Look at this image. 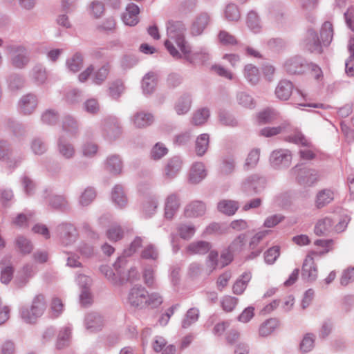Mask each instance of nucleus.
Returning a JSON list of instances; mask_svg holds the SVG:
<instances>
[{
    "label": "nucleus",
    "mask_w": 354,
    "mask_h": 354,
    "mask_svg": "<svg viewBox=\"0 0 354 354\" xmlns=\"http://www.w3.org/2000/svg\"><path fill=\"white\" fill-rule=\"evenodd\" d=\"M169 39L165 41V46L169 54L175 59L183 57L192 64H206L211 57L206 47L192 52L191 47L185 39V28L181 25L172 24L167 28Z\"/></svg>",
    "instance_id": "nucleus-1"
},
{
    "label": "nucleus",
    "mask_w": 354,
    "mask_h": 354,
    "mask_svg": "<svg viewBox=\"0 0 354 354\" xmlns=\"http://www.w3.org/2000/svg\"><path fill=\"white\" fill-rule=\"evenodd\" d=\"M46 307L44 295H37L33 298L30 306H23L20 309V317L28 324L35 323L43 315Z\"/></svg>",
    "instance_id": "nucleus-2"
},
{
    "label": "nucleus",
    "mask_w": 354,
    "mask_h": 354,
    "mask_svg": "<svg viewBox=\"0 0 354 354\" xmlns=\"http://www.w3.org/2000/svg\"><path fill=\"white\" fill-rule=\"evenodd\" d=\"M121 265L122 266L118 268L114 266L117 271V274L114 273L111 268L107 265L101 266L100 267V270L101 273L103 274L106 278L115 286L122 285L127 281H133L134 279L137 278L138 271L135 268H131L128 270V274L126 275L120 270V269L124 267L126 263H122ZM113 266H115V264Z\"/></svg>",
    "instance_id": "nucleus-3"
},
{
    "label": "nucleus",
    "mask_w": 354,
    "mask_h": 354,
    "mask_svg": "<svg viewBox=\"0 0 354 354\" xmlns=\"http://www.w3.org/2000/svg\"><path fill=\"white\" fill-rule=\"evenodd\" d=\"M6 50L10 57V63L15 68H24L30 62V55L22 45L11 44L6 47Z\"/></svg>",
    "instance_id": "nucleus-4"
},
{
    "label": "nucleus",
    "mask_w": 354,
    "mask_h": 354,
    "mask_svg": "<svg viewBox=\"0 0 354 354\" xmlns=\"http://www.w3.org/2000/svg\"><path fill=\"white\" fill-rule=\"evenodd\" d=\"M266 186V179L258 174H252L240 184V190L245 196H252L261 192Z\"/></svg>",
    "instance_id": "nucleus-5"
},
{
    "label": "nucleus",
    "mask_w": 354,
    "mask_h": 354,
    "mask_svg": "<svg viewBox=\"0 0 354 354\" xmlns=\"http://www.w3.org/2000/svg\"><path fill=\"white\" fill-rule=\"evenodd\" d=\"M147 290L141 285L132 287L127 296V302L133 308L143 309L147 307Z\"/></svg>",
    "instance_id": "nucleus-6"
},
{
    "label": "nucleus",
    "mask_w": 354,
    "mask_h": 354,
    "mask_svg": "<svg viewBox=\"0 0 354 354\" xmlns=\"http://www.w3.org/2000/svg\"><path fill=\"white\" fill-rule=\"evenodd\" d=\"M309 68L306 60L301 56H293L287 59L283 63V68L289 75H300Z\"/></svg>",
    "instance_id": "nucleus-7"
},
{
    "label": "nucleus",
    "mask_w": 354,
    "mask_h": 354,
    "mask_svg": "<svg viewBox=\"0 0 354 354\" xmlns=\"http://www.w3.org/2000/svg\"><path fill=\"white\" fill-rule=\"evenodd\" d=\"M57 232L62 244L69 245L76 241L78 232L76 227L71 223H62L57 227Z\"/></svg>",
    "instance_id": "nucleus-8"
},
{
    "label": "nucleus",
    "mask_w": 354,
    "mask_h": 354,
    "mask_svg": "<svg viewBox=\"0 0 354 354\" xmlns=\"http://www.w3.org/2000/svg\"><path fill=\"white\" fill-rule=\"evenodd\" d=\"M102 132L104 137L110 141L115 140L122 134V127L118 118L109 117L103 122Z\"/></svg>",
    "instance_id": "nucleus-9"
},
{
    "label": "nucleus",
    "mask_w": 354,
    "mask_h": 354,
    "mask_svg": "<svg viewBox=\"0 0 354 354\" xmlns=\"http://www.w3.org/2000/svg\"><path fill=\"white\" fill-rule=\"evenodd\" d=\"M292 172L297 174L298 182L304 185L311 186L315 184L319 178L317 171L310 168H301V165H296L292 169Z\"/></svg>",
    "instance_id": "nucleus-10"
},
{
    "label": "nucleus",
    "mask_w": 354,
    "mask_h": 354,
    "mask_svg": "<svg viewBox=\"0 0 354 354\" xmlns=\"http://www.w3.org/2000/svg\"><path fill=\"white\" fill-rule=\"evenodd\" d=\"M292 161L291 152L288 149H277L272 152L270 162L272 166L277 169L288 167Z\"/></svg>",
    "instance_id": "nucleus-11"
},
{
    "label": "nucleus",
    "mask_w": 354,
    "mask_h": 354,
    "mask_svg": "<svg viewBox=\"0 0 354 354\" xmlns=\"http://www.w3.org/2000/svg\"><path fill=\"white\" fill-rule=\"evenodd\" d=\"M302 278L307 281H314L318 276V270L315 263L314 257L311 254H308L303 263L301 269Z\"/></svg>",
    "instance_id": "nucleus-12"
},
{
    "label": "nucleus",
    "mask_w": 354,
    "mask_h": 354,
    "mask_svg": "<svg viewBox=\"0 0 354 354\" xmlns=\"http://www.w3.org/2000/svg\"><path fill=\"white\" fill-rule=\"evenodd\" d=\"M302 46L310 53H321L322 52V44L317 32L313 29H308L306 38L303 40Z\"/></svg>",
    "instance_id": "nucleus-13"
},
{
    "label": "nucleus",
    "mask_w": 354,
    "mask_h": 354,
    "mask_svg": "<svg viewBox=\"0 0 354 354\" xmlns=\"http://www.w3.org/2000/svg\"><path fill=\"white\" fill-rule=\"evenodd\" d=\"M183 165V162L180 156H175L168 159L165 166V178L169 180L175 178L180 172Z\"/></svg>",
    "instance_id": "nucleus-14"
},
{
    "label": "nucleus",
    "mask_w": 354,
    "mask_h": 354,
    "mask_svg": "<svg viewBox=\"0 0 354 354\" xmlns=\"http://www.w3.org/2000/svg\"><path fill=\"white\" fill-rule=\"evenodd\" d=\"M50 190L45 189L43 197L47 200V203L53 209L66 211L69 205L66 198L62 195H51Z\"/></svg>",
    "instance_id": "nucleus-15"
},
{
    "label": "nucleus",
    "mask_w": 354,
    "mask_h": 354,
    "mask_svg": "<svg viewBox=\"0 0 354 354\" xmlns=\"http://www.w3.org/2000/svg\"><path fill=\"white\" fill-rule=\"evenodd\" d=\"M57 150L62 158L68 160L74 158L76 154V150L73 144L62 136H59L57 140Z\"/></svg>",
    "instance_id": "nucleus-16"
},
{
    "label": "nucleus",
    "mask_w": 354,
    "mask_h": 354,
    "mask_svg": "<svg viewBox=\"0 0 354 354\" xmlns=\"http://www.w3.org/2000/svg\"><path fill=\"white\" fill-rule=\"evenodd\" d=\"M14 268L10 256H5L0 261V280L4 284H8L13 277Z\"/></svg>",
    "instance_id": "nucleus-17"
},
{
    "label": "nucleus",
    "mask_w": 354,
    "mask_h": 354,
    "mask_svg": "<svg viewBox=\"0 0 354 354\" xmlns=\"http://www.w3.org/2000/svg\"><path fill=\"white\" fill-rule=\"evenodd\" d=\"M37 106V98L36 95L28 93L22 96L19 102L20 113L24 115H30Z\"/></svg>",
    "instance_id": "nucleus-18"
},
{
    "label": "nucleus",
    "mask_w": 354,
    "mask_h": 354,
    "mask_svg": "<svg viewBox=\"0 0 354 354\" xmlns=\"http://www.w3.org/2000/svg\"><path fill=\"white\" fill-rule=\"evenodd\" d=\"M144 238L141 236H136L135 239L130 243L129 246L124 249L123 251V255L122 257H118L117 261L115 263V266L116 268H120L122 266L121 264L127 263V261L126 257H131L136 251L141 248L142 245Z\"/></svg>",
    "instance_id": "nucleus-19"
},
{
    "label": "nucleus",
    "mask_w": 354,
    "mask_h": 354,
    "mask_svg": "<svg viewBox=\"0 0 354 354\" xmlns=\"http://www.w3.org/2000/svg\"><path fill=\"white\" fill-rule=\"evenodd\" d=\"M180 207L179 196L176 193L170 194L165 198V216L167 219H171L177 212Z\"/></svg>",
    "instance_id": "nucleus-20"
},
{
    "label": "nucleus",
    "mask_w": 354,
    "mask_h": 354,
    "mask_svg": "<svg viewBox=\"0 0 354 354\" xmlns=\"http://www.w3.org/2000/svg\"><path fill=\"white\" fill-rule=\"evenodd\" d=\"M207 176L205 165L203 162H197L190 167L188 180L191 184H198Z\"/></svg>",
    "instance_id": "nucleus-21"
},
{
    "label": "nucleus",
    "mask_w": 354,
    "mask_h": 354,
    "mask_svg": "<svg viewBox=\"0 0 354 354\" xmlns=\"http://www.w3.org/2000/svg\"><path fill=\"white\" fill-rule=\"evenodd\" d=\"M212 249L211 243L206 241H196L186 247V252L189 255H204Z\"/></svg>",
    "instance_id": "nucleus-22"
},
{
    "label": "nucleus",
    "mask_w": 354,
    "mask_h": 354,
    "mask_svg": "<svg viewBox=\"0 0 354 354\" xmlns=\"http://www.w3.org/2000/svg\"><path fill=\"white\" fill-rule=\"evenodd\" d=\"M210 20L211 17L209 13L206 12L199 13L196 16L192 24V33L194 35H200L202 34L204 30L209 24Z\"/></svg>",
    "instance_id": "nucleus-23"
},
{
    "label": "nucleus",
    "mask_w": 354,
    "mask_h": 354,
    "mask_svg": "<svg viewBox=\"0 0 354 354\" xmlns=\"http://www.w3.org/2000/svg\"><path fill=\"white\" fill-rule=\"evenodd\" d=\"M293 87L292 82L288 80H280L274 91L276 97L280 100H288L292 95Z\"/></svg>",
    "instance_id": "nucleus-24"
},
{
    "label": "nucleus",
    "mask_w": 354,
    "mask_h": 354,
    "mask_svg": "<svg viewBox=\"0 0 354 354\" xmlns=\"http://www.w3.org/2000/svg\"><path fill=\"white\" fill-rule=\"evenodd\" d=\"M140 12L139 7L135 3H129L126 7V10L122 15L123 22L129 26H136L138 20V14Z\"/></svg>",
    "instance_id": "nucleus-25"
},
{
    "label": "nucleus",
    "mask_w": 354,
    "mask_h": 354,
    "mask_svg": "<svg viewBox=\"0 0 354 354\" xmlns=\"http://www.w3.org/2000/svg\"><path fill=\"white\" fill-rule=\"evenodd\" d=\"M84 325L86 328L91 332L99 330L103 326L102 317L97 313H89L85 317Z\"/></svg>",
    "instance_id": "nucleus-26"
},
{
    "label": "nucleus",
    "mask_w": 354,
    "mask_h": 354,
    "mask_svg": "<svg viewBox=\"0 0 354 354\" xmlns=\"http://www.w3.org/2000/svg\"><path fill=\"white\" fill-rule=\"evenodd\" d=\"M205 212V204L201 201H195L186 206L185 214L187 217L195 218L204 215Z\"/></svg>",
    "instance_id": "nucleus-27"
},
{
    "label": "nucleus",
    "mask_w": 354,
    "mask_h": 354,
    "mask_svg": "<svg viewBox=\"0 0 354 354\" xmlns=\"http://www.w3.org/2000/svg\"><path fill=\"white\" fill-rule=\"evenodd\" d=\"M131 120L136 127L145 128L153 123V116L149 113L140 111L135 113Z\"/></svg>",
    "instance_id": "nucleus-28"
},
{
    "label": "nucleus",
    "mask_w": 354,
    "mask_h": 354,
    "mask_svg": "<svg viewBox=\"0 0 354 354\" xmlns=\"http://www.w3.org/2000/svg\"><path fill=\"white\" fill-rule=\"evenodd\" d=\"M333 221L329 217H325L319 219L314 229V232L317 236H324L329 234L333 230Z\"/></svg>",
    "instance_id": "nucleus-29"
},
{
    "label": "nucleus",
    "mask_w": 354,
    "mask_h": 354,
    "mask_svg": "<svg viewBox=\"0 0 354 354\" xmlns=\"http://www.w3.org/2000/svg\"><path fill=\"white\" fill-rule=\"evenodd\" d=\"M239 207L238 202L232 200H222L217 205L218 210L227 216L234 215Z\"/></svg>",
    "instance_id": "nucleus-30"
},
{
    "label": "nucleus",
    "mask_w": 354,
    "mask_h": 354,
    "mask_svg": "<svg viewBox=\"0 0 354 354\" xmlns=\"http://www.w3.org/2000/svg\"><path fill=\"white\" fill-rule=\"evenodd\" d=\"M113 202L120 208H123L127 204V198L121 185H115L111 192Z\"/></svg>",
    "instance_id": "nucleus-31"
},
{
    "label": "nucleus",
    "mask_w": 354,
    "mask_h": 354,
    "mask_svg": "<svg viewBox=\"0 0 354 354\" xmlns=\"http://www.w3.org/2000/svg\"><path fill=\"white\" fill-rule=\"evenodd\" d=\"M106 169L113 174H119L122 169V162L118 155L109 156L106 162Z\"/></svg>",
    "instance_id": "nucleus-32"
},
{
    "label": "nucleus",
    "mask_w": 354,
    "mask_h": 354,
    "mask_svg": "<svg viewBox=\"0 0 354 354\" xmlns=\"http://www.w3.org/2000/svg\"><path fill=\"white\" fill-rule=\"evenodd\" d=\"M250 272L243 273L239 279H236L232 287L233 293L235 295H241L245 291L248 282L251 279Z\"/></svg>",
    "instance_id": "nucleus-33"
},
{
    "label": "nucleus",
    "mask_w": 354,
    "mask_h": 354,
    "mask_svg": "<svg viewBox=\"0 0 354 354\" xmlns=\"http://www.w3.org/2000/svg\"><path fill=\"white\" fill-rule=\"evenodd\" d=\"M62 129L71 136H76L79 132L77 120L71 115H66L62 120Z\"/></svg>",
    "instance_id": "nucleus-34"
},
{
    "label": "nucleus",
    "mask_w": 354,
    "mask_h": 354,
    "mask_svg": "<svg viewBox=\"0 0 354 354\" xmlns=\"http://www.w3.org/2000/svg\"><path fill=\"white\" fill-rule=\"evenodd\" d=\"M156 75L153 73H147L142 78V88L144 94H151L156 86Z\"/></svg>",
    "instance_id": "nucleus-35"
},
{
    "label": "nucleus",
    "mask_w": 354,
    "mask_h": 354,
    "mask_svg": "<svg viewBox=\"0 0 354 354\" xmlns=\"http://www.w3.org/2000/svg\"><path fill=\"white\" fill-rule=\"evenodd\" d=\"M160 253L158 248L152 243L147 244L141 251L140 257L142 259L157 261Z\"/></svg>",
    "instance_id": "nucleus-36"
},
{
    "label": "nucleus",
    "mask_w": 354,
    "mask_h": 354,
    "mask_svg": "<svg viewBox=\"0 0 354 354\" xmlns=\"http://www.w3.org/2000/svg\"><path fill=\"white\" fill-rule=\"evenodd\" d=\"M334 198L333 192L328 189H324L317 194L315 205L317 208H322L329 204Z\"/></svg>",
    "instance_id": "nucleus-37"
},
{
    "label": "nucleus",
    "mask_w": 354,
    "mask_h": 354,
    "mask_svg": "<svg viewBox=\"0 0 354 354\" xmlns=\"http://www.w3.org/2000/svg\"><path fill=\"white\" fill-rule=\"evenodd\" d=\"M209 136L207 133H203L197 137L195 143V151L198 156H203L209 147Z\"/></svg>",
    "instance_id": "nucleus-38"
},
{
    "label": "nucleus",
    "mask_w": 354,
    "mask_h": 354,
    "mask_svg": "<svg viewBox=\"0 0 354 354\" xmlns=\"http://www.w3.org/2000/svg\"><path fill=\"white\" fill-rule=\"evenodd\" d=\"M158 206V200L156 196L147 198L142 205V211L146 216L154 214Z\"/></svg>",
    "instance_id": "nucleus-39"
},
{
    "label": "nucleus",
    "mask_w": 354,
    "mask_h": 354,
    "mask_svg": "<svg viewBox=\"0 0 354 354\" xmlns=\"http://www.w3.org/2000/svg\"><path fill=\"white\" fill-rule=\"evenodd\" d=\"M244 77L246 80L252 85L257 84L259 81V71L257 67L249 64L245 66Z\"/></svg>",
    "instance_id": "nucleus-40"
},
{
    "label": "nucleus",
    "mask_w": 354,
    "mask_h": 354,
    "mask_svg": "<svg viewBox=\"0 0 354 354\" xmlns=\"http://www.w3.org/2000/svg\"><path fill=\"white\" fill-rule=\"evenodd\" d=\"M322 43L324 46H328L333 37V27L330 22L325 21L320 30Z\"/></svg>",
    "instance_id": "nucleus-41"
},
{
    "label": "nucleus",
    "mask_w": 354,
    "mask_h": 354,
    "mask_svg": "<svg viewBox=\"0 0 354 354\" xmlns=\"http://www.w3.org/2000/svg\"><path fill=\"white\" fill-rule=\"evenodd\" d=\"M191 97L189 94H184L178 100L175 105V110L178 115L185 114L191 106Z\"/></svg>",
    "instance_id": "nucleus-42"
},
{
    "label": "nucleus",
    "mask_w": 354,
    "mask_h": 354,
    "mask_svg": "<svg viewBox=\"0 0 354 354\" xmlns=\"http://www.w3.org/2000/svg\"><path fill=\"white\" fill-rule=\"evenodd\" d=\"M71 328L69 326L64 327L60 330L56 343V348L57 349H62L68 346L71 339Z\"/></svg>",
    "instance_id": "nucleus-43"
},
{
    "label": "nucleus",
    "mask_w": 354,
    "mask_h": 354,
    "mask_svg": "<svg viewBox=\"0 0 354 354\" xmlns=\"http://www.w3.org/2000/svg\"><path fill=\"white\" fill-rule=\"evenodd\" d=\"M247 243V236L245 234L238 235L229 245L230 250L234 254L241 253L245 248Z\"/></svg>",
    "instance_id": "nucleus-44"
},
{
    "label": "nucleus",
    "mask_w": 354,
    "mask_h": 354,
    "mask_svg": "<svg viewBox=\"0 0 354 354\" xmlns=\"http://www.w3.org/2000/svg\"><path fill=\"white\" fill-rule=\"evenodd\" d=\"M199 317V310L197 308H189L182 321V327L187 328L196 322Z\"/></svg>",
    "instance_id": "nucleus-45"
},
{
    "label": "nucleus",
    "mask_w": 354,
    "mask_h": 354,
    "mask_svg": "<svg viewBox=\"0 0 354 354\" xmlns=\"http://www.w3.org/2000/svg\"><path fill=\"white\" fill-rule=\"evenodd\" d=\"M83 65V57L80 53H76L71 58L66 60V66L68 69L73 72L76 73L80 70Z\"/></svg>",
    "instance_id": "nucleus-46"
},
{
    "label": "nucleus",
    "mask_w": 354,
    "mask_h": 354,
    "mask_svg": "<svg viewBox=\"0 0 354 354\" xmlns=\"http://www.w3.org/2000/svg\"><path fill=\"white\" fill-rule=\"evenodd\" d=\"M246 24L248 27L254 32H259L261 26L258 15L253 10L248 13L246 17Z\"/></svg>",
    "instance_id": "nucleus-47"
},
{
    "label": "nucleus",
    "mask_w": 354,
    "mask_h": 354,
    "mask_svg": "<svg viewBox=\"0 0 354 354\" xmlns=\"http://www.w3.org/2000/svg\"><path fill=\"white\" fill-rule=\"evenodd\" d=\"M286 140L301 146H310V141L299 130L295 131Z\"/></svg>",
    "instance_id": "nucleus-48"
},
{
    "label": "nucleus",
    "mask_w": 354,
    "mask_h": 354,
    "mask_svg": "<svg viewBox=\"0 0 354 354\" xmlns=\"http://www.w3.org/2000/svg\"><path fill=\"white\" fill-rule=\"evenodd\" d=\"M278 321L276 319H269L263 322L259 328V335L261 337H267L270 335L277 327Z\"/></svg>",
    "instance_id": "nucleus-49"
},
{
    "label": "nucleus",
    "mask_w": 354,
    "mask_h": 354,
    "mask_svg": "<svg viewBox=\"0 0 354 354\" xmlns=\"http://www.w3.org/2000/svg\"><path fill=\"white\" fill-rule=\"evenodd\" d=\"M179 236L185 240L190 239L196 232V228L193 225L180 223L177 227Z\"/></svg>",
    "instance_id": "nucleus-50"
},
{
    "label": "nucleus",
    "mask_w": 354,
    "mask_h": 354,
    "mask_svg": "<svg viewBox=\"0 0 354 354\" xmlns=\"http://www.w3.org/2000/svg\"><path fill=\"white\" fill-rule=\"evenodd\" d=\"M303 148L299 151V155L301 160H311L317 157L318 150L310 142V146H301Z\"/></svg>",
    "instance_id": "nucleus-51"
},
{
    "label": "nucleus",
    "mask_w": 354,
    "mask_h": 354,
    "mask_svg": "<svg viewBox=\"0 0 354 354\" xmlns=\"http://www.w3.org/2000/svg\"><path fill=\"white\" fill-rule=\"evenodd\" d=\"M32 77L37 84H44L48 77L46 68L41 64L35 65L32 68Z\"/></svg>",
    "instance_id": "nucleus-52"
},
{
    "label": "nucleus",
    "mask_w": 354,
    "mask_h": 354,
    "mask_svg": "<svg viewBox=\"0 0 354 354\" xmlns=\"http://www.w3.org/2000/svg\"><path fill=\"white\" fill-rule=\"evenodd\" d=\"M59 113L54 109L46 110L41 116V120L44 124L48 125H55L59 120Z\"/></svg>",
    "instance_id": "nucleus-53"
},
{
    "label": "nucleus",
    "mask_w": 354,
    "mask_h": 354,
    "mask_svg": "<svg viewBox=\"0 0 354 354\" xmlns=\"http://www.w3.org/2000/svg\"><path fill=\"white\" fill-rule=\"evenodd\" d=\"M260 149H253L248 153L245 162L244 164V168L247 170L252 169L257 165L259 160Z\"/></svg>",
    "instance_id": "nucleus-54"
},
{
    "label": "nucleus",
    "mask_w": 354,
    "mask_h": 354,
    "mask_svg": "<svg viewBox=\"0 0 354 354\" xmlns=\"http://www.w3.org/2000/svg\"><path fill=\"white\" fill-rule=\"evenodd\" d=\"M168 149L162 142H157L151 149L150 156L153 160H158L168 153Z\"/></svg>",
    "instance_id": "nucleus-55"
},
{
    "label": "nucleus",
    "mask_w": 354,
    "mask_h": 354,
    "mask_svg": "<svg viewBox=\"0 0 354 354\" xmlns=\"http://www.w3.org/2000/svg\"><path fill=\"white\" fill-rule=\"evenodd\" d=\"M110 71L109 64H106L100 68L94 74L93 82L97 85L102 84L106 79Z\"/></svg>",
    "instance_id": "nucleus-56"
},
{
    "label": "nucleus",
    "mask_w": 354,
    "mask_h": 354,
    "mask_svg": "<svg viewBox=\"0 0 354 354\" xmlns=\"http://www.w3.org/2000/svg\"><path fill=\"white\" fill-rule=\"evenodd\" d=\"M225 17L228 21H239L241 17V13L237 6L234 3L227 5L225 10Z\"/></svg>",
    "instance_id": "nucleus-57"
},
{
    "label": "nucleus",
    "mask_w": 354,
    "mask_h": 354,
    "mask_svg": "<svg viewBox=\"0 0 354 354\" xmlns=\"http://www.w3.org/2000/svg\"><path fill=\"white\" fill-rule=\"evenodd\" d=\"M315 339V336L314 334L306 333L304 336V337L300 343V345H299L300 350L303 353H308V352L310 351L314 347Z\"/></svg>",
    "instance_id": "nucleus-58"
},
{
    "label": "nucleus",
    "mask_w": 354,
    "mask_h": 354,
    "mask_svg": "<svg viewBox=\"0 0 354 354\" xmlns=\"http://www.w3.org/2000/svg\"><path fill=\"white\" fill-rule=\"evenodd\" d=\"M32 151L36 155H42L47 151V145L40 138H35L30 142Z\"/></svg>",
    "instance_id": "nucleus-59"
},
{
    "label": "nucleus",
    "mask_w": 354,
    "mask_h": 354,
    "mask_svg": "<svg viewBox=\"0 0 354 354\" xmlns=\"http://www.w3.org/2000/svg\"><path fill=\"white\" fill-rule=\"evenodd\" d=\"M209 117V109L203 108L194 113L192 118V122L195 125H202L207 122Z\"/></svg>",
    "instance_id": "nucleus-60"
},
{
    "label": "nucleus",
    "mask_w": 354,
    "mask_h": 354,
    "mask_svg": "<svg viewBox=\"0 0 354 354\" xmlns=\"http://www.w3.org/2000/svg\"><path fill=\"white\" fill-rule=\"evenodd\" d=\"M83 109L89 114L96 115L100 111V105L97 99L90 98L84 102Z\"/></svg>",
    "instance_id": "nucleus-61"
},
{
    "label": "nucleus",
    "mask_w": 354,
    "mask_h": 354,
    "mask_svg": "<svg viewBox=\"0 0 354 354\" xmlns=\"http://www.w3.org/2000/svg\"><path fill=\"white\" fill-rule=\"evenodd\" d=\"M228 227L225 224L219 223H212L205 229V233L207 234H224L227 232Z\"/></svg>",
    "instance_id": "nucleus-62"
},
{
    "label": "nucleus",
    "mask_w": 354,
    "mask_h": 354,
    "mask_svg": "<svg viewBox=\"0 0 354 354\" xmlns=\"http://www.w3.org/2000/svg\"><path fill=\"white\" fill-rule=\"evenodd\" d=\"M124 91V86L120 80L113 82L109 88V95L116 100L118 99Z\"/></svg>",
    "instance_id": "nucleus-63"
},
{
    "label": "nucleus",
    "mask_w": 354,
    "mask_h": 354,
    "mask_svg": "<svg viewBox=\"0 0 354 354\" xmlns=\"http://www.w3.org/2000/svg\"><path fill=\"white\" fill-rule=\"evenodd\" d=\"M354 281V267H348L344 270L339 279L340 284L346 286Z\"/></svg>",
    "instance_id": "nucleus-64"
}]
</instances>
